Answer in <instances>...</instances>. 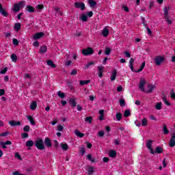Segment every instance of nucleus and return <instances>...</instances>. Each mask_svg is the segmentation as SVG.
Segmentation results:
<instances>
[{
    "instance_id": "obj_1",
    "label": "nucleus",
    "mask_w": 175,
    "mask_h": 175,
    "mask_svg": "<svg viewBox=\"0 0 175 175\" xmlns=\"http://www.w3.org/2000/svg\"><path fill=\"white\" fill-rule=\"evenodd\" d=\"M146 81L144 79H141L139 80V90H141L142 92H146V94H151V92H152V90H155V85L151 83H148L146 85V88H144V85H146Z\"/></svg>"
},
{
    "instance_id": "obj_2",
    "label": "nucleus",
    "mask_w": 175,
    "mask_h": 175,
    "mask_svg": "<svg viewBox=\"0 0 175 175\" xmlns=\"http://www.w3.org/2000/svg\"><path fill=\"white\" fill-rule=\"evenodd\" d=\"M92 16H94V12H92V11H90L86 12V14H81L79 16V20H81V21L83 23H87V21H88V17H92Z\"/></svg>"
},
{
    "instance_id": "obj_3",
    "label": "nucleus",
    "mask_w": 175,
    "mask_h": 175,
    "mask_svg": "<svg viewBox=\"0 0 175 175\" xmlns=\"http://www.w3.org/2000/svg\"><path fill=\"white\" fill-rule=\"evenodd\" d=\"M25 1H21L18 3L14 4L13 11L15 12H19L21 9L25 6Z\"/></svg>"
},
{
    "instance_id": "obj_4",
    "label": "nucleus",
    "mask_w": 175,
    "mask_h": 175,
    "mask_svg": "<svg viewBox=\"0 0 175 175\" xmlns=\"http://www.w3.org/2000/svg\"><path fill=\"white\" fill-rule=\"evenodd\" d=\"M35 146L38 150H44V143L42 139H37Z\"/></svg>"
},
{
    "instance_id": "obj_5",
    "label": "nucleus",
    "mask_w": 175,
    "mask_h": 175,
    "mask_svg": "<svg viewBox=\"0 0 175 175\" xmlns=\"http://www.w3.org/2000/svg\"><path fill=\"white\" fill-rule=\"evenodd\" d=\"M82 54L85 56L92 55V54H94V49L91 47L84 49L82 50Z\"/></svg>"
},
{
    "instance_id": "obj_6",
    "label": "nucleus",
    "mask_w": 175,
    "mask_h": 175,
    "mask_svg": "<svg viewBox=\"0 0 175 175\" xmlns=\"http://www.w3.org/2000/svg\"><path fill=\"white\" fill-rule=\"evenodd\" d=\"M146 147L150 150V154H152L153 155L155 154V152L152 149V140L148 139L146 142Z\"/></svg>"
},
{
    "instance_id": "obj_7",
    "label": "nucleus",
    "mask_w": 175,
    "mask_h": 175,
    "mask_svg": "<svg viewBox=\"0 0 175 175\" xmlns=\"http://www.w3.org/2000/svg\"><path fill=\"white\" fill-rule=\"evenodd\" d=\"M163 61H165V58H163V57H161V56H157L154 58V62L157 66H159V65H161Z\"/></svg>"
},
{
    "instance_id": "obj_8",
    "label": "nucleus",
    "mask_w": 175,
    "mask_h": 175,
    "mask_svg": "<svg viewBox=\"0 0 175 175\" xmlns=\"http://www.w3.org/2000/svg\"><path fill=\"white\" fill-rule=\"evenodd\" d=\"M109 33H110V31H109V28L106 26L101 31V35H103V38H107L109 36Z\"/></svg>"
},
{
    "instance_id": "obj_9",
    "label": "nucleus",
    "mask_w": 175,
    "mask_h": 175,
    "mask_svg": "<svg viewBox=\"0 0 175 175\" xmlns=\"http://www.w3.org/2000/svg\"><path fill=\"white\" fill-rule=\"evenodd\" d=\"M75 6L77 9H81V10H84L85 9V4H84V3L75 2Z\"/></svg>"
},
{
    "instance_id": "obj_10",
    "label": "nucleus",
    "mask_w": 175,
    "mask_h": 175,
    "mask_svg": "<svg viewBox=\"0 0 175 175\" xmlns=\"http://www.w3.org/2000/svg\"><path fill=\"white\" fill-rule=\"evenodd\" d=\"M43 36H44V33L40 32V33H36V34H34L33 36V38L34 39V40H38L40 39L41 38H43Z\"/></svg>"
},
{
    "instance_id": "obj_11",
    "label": "nucleus",
    "mask_w": 175,
    "mask_h": 175,
    "mask_svg": "<svg viewBox=\"0 0 175 175\" xmlns=\"http://www.w3.org/2000/svg\"><path fill=\"white\" fill-rule=\"evenodd\" d=\"M169 10H170V7L166 6L163 8L164 18H167L169 17Z\"/></svg>"
},
{
    "instance_id": "obj_12",
    "label": "nucleus",
    "mask_w": 175,
    "mask_h": 175,
    "mask_svg": "<svg viewBox=\"0 0 175 175\" xmlns=\"http://www.w3.org/2000/svg\"><path fill=\"white\" fill-rule=\"evenodd\" d=\"M11 126H18L21 125V122L16 121V120H11L8 122Z\"/></svg>"
},
{
    "instance_id": "obj_13",
    "label": "nucleus",
    "mask_w": 175,
    "mask_h": 175,
    "mask_svg": "<svg viewBox=\"0 0 175 175\" xmlns=\"http://www.w3.org/2000/svg\"><path fill=\"white\" fill-rule=\"evenodd\" d=\"M103 69H105V66L103 65L98 66V77H103Z\"/></svg>"
},
{
    "instance_id": "obj_14",
    "label": "nucleus",
    "mask_w": 175,
    "mask_h": 175,
    "mask_svg": "<svg viewBox=\"0 0 175 175\" xmlns=\"http://www.w3.org/2000/svg\"><path fill=\"white\" fill-rule=\"evenodd\" d=\"M87 172L88 175H92L95 172V167L93 166H89L87 168Z\"/></svg>"
},
{
    "instance_id": "obj_15",
    "label": "nucleus",
    "mask_w": 175,
    "mask_h": 175,
    "mask_svg": "<svg viewBox=\"0 0 175 175\" xmlns=\"http://www.w3.org/2000/svg\"><path fill=\"white\" fill-rule=\"evenodd\" d=\"M44 53H47V46L42 45L40 47V54H44Z\"/></svg>"
},
{
    "instance_id": "obj_16",
    "label": "nucleus",
    "mask_w": 175,
    "mask_h": 175,
    "mask_svg": "<svg viewBox=\"0 0 175 175\" xmlns=\"http://www.w3.org/2000/svg\"><path fill=\"white\" fill-rule=\"evenodd\" d=\"M99 114H100V116L98 119L100 120V121H103L105 120V110L100 109L99 111Z\"/></svg>"
},
{
    "instance_id": "obj_17",
    "label": "nucleus",
    "mask_w": 175,
    "mask_h": 175,
    "mask_svg": "<svg viewBox=\"0 0 175 175\" xmlns=\"http://www.w3.org/2000/svg\"><path fill=\"white\" fill-rule=\"evenodd\" d=\"M60 147L64 151H68V150L69 149V146L68 145V144L65 143L60 144Z\"/></svg>"
},
{
    "instance_id": "obj_18",
    "label": "nucleus",
    "mask_w": 175,
    "mask_h": 175,
    "mask_svg": "<svg viewBox=\"0 0 175 175\" xmlns=\"http://www.w3.org/2000/svg\"><path fill=\"white\" fill-rule=\"evenodd\" d=\"M14 29L16 31L18 32L21 29V23H15L14 26Z\"/></svg>"
},
{
    "instance_id": "obj_19",
    "label": "nucleus",
    "mask_w": 175,
    "mask_h": 175,
    "mask_svg": "<svg viewBox=\"0 0 175 175\" xmlns=\"http://www.w3.org/2000/svg\"><path fill=\"white\" fill-rule=\"evenodd\" d=\"M0 13L4 17L8 16V12L3 10V8L2 7V4L0 3Z\"/></svg>"
},
{
    "instance_id": "obj_20",
    "label": "nucleus",
    "mask_w": 175,
    "mask_h": 175,
    "mask_svg": "<svg viewBox=\"0 0 175 175\" xmlns=\"http://www.w3.org/2000/svg\"><path fill=\"white\" fill-rule=\"evenodd\" d=\"M116 77H117V70H113L111 75V81H114L116 80Z\"/></svg>"
},
{
    "instance_id": "obj_21",
    "label": "nucleus",
    "mask_w": 175,
    "mask_h": 175,
    "mask_svg": "<svg viewBox=\"0 0 175 175\" xmlns=\"http://www.w3.org/2000/svg\"><path fill=\"white\" fill-rule=\"evenodd\" d=\"M154 152V154H162V152H163V148L157 146Z\"/></svg>"
},
{
    "instance_id": "obj_22",
    "label": "nucleus",
    "mask_w": 175,
    "mask_h": 175,
    "mask_svg": "<svg viewBox=\"0 0 175 175\" xmlns=\"http://www.w3.org/2000/svg\"><path fill=\"white\" fill-rule=\"evenodd\" d=\"M38 107V104L36 103V101H33L30 105V109L31 110H35L36 107Z\"/></svg>"
},
{
    "instance_id": "obj_23",
    "label": "nucleus",
    "mask_w": 175,
    "mask_h": 175,
    "mask_svg": "<svg viewBox=\"0 0 175 175\" xmlns=\"http://www.w3.org/2000/svg\"><path fill=\"white\" fill-rule=\"evenodd\" d=\"M133 62H135V59L131 58L129 60V68L133 72Z\"/></svg>"
},
{
    "instance_id": "obj_24",
    "label": "nucleus",
    "mask_w": 175,
    "mask_h": 175,
    "mask_svg": "<svg viewBox=\"0 0 175 175\" xmlns=\"http://www.w3.org/2000/svg\"><path fill=\"white\" fill-rule=\"evenodd\" d=\"M44 143L46 147H51V141L48 137L45 138Z\"/></svg>"
},
{
    "instance_id": "obj_25",
    "label": "nucleus",
    "mask_w": 175,
    "mask_h": 175,
    "mask_svg": "<svg viewBox=\"0 0 175 175\" xmlns=\"http://www.w3.org/2000/svg\"><path fill=\"white\" fill-rule=\"evenodd\" d=\"M27 118L31 125H35V120H33V118H32V116H27Z\"/></svg>"
},
{
    "instance_id": "obj_26",
    "label": "nucleus",
    "mask_w": 175,
    "mask_h": 175,
    "mask_svg": "<svg viewBox=\"0 0 175 175\" xmlns=\"http://www.w3.org/2000/svg\"><path fill=\"white\" fill-rule=\"evenodd\" d=\"M88 2L90 8H94L96 5V1H95L94 0H88Z\"/></svg>"
},
{
    "instance_id": "obj_27",
    "label": "nucleus",
    "mask_w": 175,
    "mask_h": 175,
    "mask_svg": "<svg viewBox=\"0 0 175 175\" xmlns=\"http://www.w3.org/2000/svg\"><path fill=\"white\" fill-rule=\"evenodd\" d=\"M27 10L29 13H33V12H35V8L31 5H27Z\"/></svg>"
},
{
    "instance_id": "obj_28",
    "label": "nucleus",
    "mask_w": 175,
    "mask_h": 175,
    "mask_svg": "<svg viewBox=\"0 0 175 175\" xmlns=\"http://www.w3.org/2000/svg\"><path fill=\"white\" fill-rule=\"evenodd\" d=\"M75 134L76 135V136H77L78 137H83L84 136V134L83 133H81L79 130H76L75 131Z\"/></svg>"
},
{
    "instance_id": "obj_29",
    "label": "nucleus",
    "mask_w": 175,
    "mask_h": 175,
    "mask_svg": "<svg viewBox=\"0 0 175 175\" xmlns=\"http://www.w3.org/2000/svg\"><path fill=\"white\" fill-rule=\"evenodd\" d=\"M69 103H70L71 106H72V107H76L77 103L75 98L70 99Z\"/></svg>"
},
{
    "instance_id": "obj_30",
    "label": "nucleus",
    "mask_w": 175,
    "mask_h": 175,
    "mask_svg": "<svg viewBox=\"0 0 175 175\" xmlns=\"http://www.w3.org/2000/svg\"><path fill=\"white\" fill-rule=\"evenodd\" d=\"M46 64L47 65H49V66H51V68H55V65L54 64V62H53V61L51 60H48L46 61Z\"/></svg>"
},
{
    "instance_id": "obj_31",
    "label": "nucleus",
    "mask_w": 175,
    "mask_h": 175,
    "mask_svg": "<svg viewBox=\"0 0 175 175\" xmlns=\"http://www.w3.org/2000/svg\"><path fill=\"white\" fill-rule=\"evenodd\" d=\"M163 132L164 135H167L169 133V130L167 129V127H166V124L163 125Z\"/></svg>"
},
{
    "instance_id": "obj_32",
    "label": "nucleus",
    "mask_w": 175,
    "mask_h": 175,
    "mask_svg": "<svg viewBox=\"0 0 175 175\" xmlns=\"http://www.w3.org/2000/svg\"><path fill=\"white\" fill-rule=\"evenodd\" d=\"M148 124V120L147 118H144L142 120V126H147V124Z\"/></svg>"
},
{
    "instance_id": "obj_33",
    "label": "nucleus",
    "mask_w": 175,
    "mask_h": 175,
    "mask_svg": "<svg viewBox=\"0 0 175 175\" xmlns=\"http://www.w3.org/2000/svg\"><path fill=\"white\" fill-rule=\"evenodd\" d=\"M109 155L111 158H114V157H116V155H117V152H116L115 150H111V151H109Z\"/></svg>"
},
{
    "instance_id": "obj_34",
    "label": "nucleus",
    "mask_w": 175,
    "mask_h": 175,
    "mask_svg": "<svg viewBox=\"0 0 175 175\" xmlns=\"http://www.w3.org/2000/svg\"><path fill=\"white\" fill-rule=\"evenodd\" d=\"M155 109L157 110H161V109H162V103L161 102L157 103L155 105Z\"/></svg>"
},
{
    "instance_id": "obj_35",
    "label": "nucleus",
    "mask_w": 175,
    "mask_h": 175,
    "mask_svg": "<svg viewBox=\"0 0 175 175\" xmlns=\"http://www.w3.org/2000/svg\"><path fill=\"white\" fill-rule=\"evenodd\" d=\"M110 53H111V49L106 47L105 51V55H110Z\"/></svg>"
},
{
    "instance_id": "obj_36",
    "label": "nucleus",
    "mask_w": 175,
    "mask_h": 175,
    "mask_svg": "<svg viewBox=\"0 0 175 175\" xmlns=\"http://www.w3.org/2000/svg\"><path fill=\"white\" fill-rule=\"evenodd\" d=\"M90 80H86V81H79V85H85L90 83Z\"/></svg>"
},
{
    "instance_id": "obj_37",
    "label": "nucleus",
    "mask_w": 175,
    "mask_h": 175,
    "mask_svg": "<svg viewBox=\"0 0 175 175\" xmlns=\"http://www.w3.org/2000/svg\"><path fill=\"white\" fill-rule=\"evenodd\" d=\"M33 146V141L29 140L26 142V147H32Z\"/></svg>"
},
{
    "instance_id": "obj_38",
    "label": "nucleus",
    "mask_w": 175,
    "mask_h": 175,
    "mask_svg": "<svg viewBox=\"0 0 175 175\" xmlns=\"http://www.w3.org/2000/svg\"><path fill=\"white\" fill-rule=\"evenodd\" d=\"M144 66H146V62H144L142 64L140 68L136 72H142V70H143V69H144Z\"/></svg>"
},
{
    "instance_id": "obj_39",
    "label": "nucleus",
    "mask_w": 175,
    "mask_h": 175,
    "mask_svg": "<svg viewBox=\"0 0 175 175\" xmlns=\"http://www.w3.org/2000/svg\"><path fill=\"white\" fill-rule=\"evenodd\" d=\"M57 96H59L62 99H64L65 98V93L61 92V91L57 92Z\"/></svg>"
},
{
    "instance_id": "obj_40",
    "label": "nucleus",
    "mask_w": 175,
    "mask_h": 175,
    "mask_svg": "<svg viewBox=\"0 0 175 175\" xmlns=\"http://www.w3.org/2000/svg\"><path fill=\"white\" fill-rule=\"evenodd\" d=\"M11 59H12V62H17V55H16L15 54H12L11 55Z\"/></svg>"
},
{
    "instance_id": "obj_41",
    "label": "nucleus",
    "mask_w": 175,
    "mask_h": 175,
    "mask_svg": "<svg viewBox=\"0 0 175 175\" xmlns=\"http://www.w3.org/2000/svg\"><path fill=\"white\" fill-rule=\"evenodd\" d=\"M121 118H122V114H121V113H116L117 121H121Z\"/></svg>"
},
{
    "instance_id": "obj_42",
    "label": "nucleus",
    "mask_w": 175,
    "mask_h": 175,
    "mask_svg": "<svg viewBox=\"0 0 175 175\" xmlns=\"http://www.w3.org/2000/svg\"><path fill=\"white\" fill-rule=\"evenodd\" d=\"M91 65H95V62H90L85 66V69H88L91 66Z\"/></svg>"
},
{
    "instance_id": "obj_43",
    "label": "nucleus",
    "mask_w": 175,
    "mask_h": 175,
    "mask_svg": "<svg viewBox=\"0 0 175 175\" xmlns=\"http://www.w3.org/2000/svg\"><path fill=\"white\" fill-rule=\"evenodd\" d=\"M163 102H164L166 106H172V104L167 100V99H166V98H163Z\"/></svg>"
},
{
    "instance_id": "obj_44",
    "label": "nucleus",
    "mask_w": 175,
    "mask_h": 175,
    "mask_svg": "<svg viewBox=\"0 0 175 175\" xmlns=\"http://www.w3.org/2000/svg\"><path fill=\"white\" fill-rule=\"evenodd\" d=\"M85 121L91 124V122H92V118L91 116L87 117L85 118Z\"/></svg>"
},
{
    "instance_id": "obj_45",
    "label": "nucleus",
    "mask_w": 175,
    "mask_h": 175,
    "mask_svg": "<svg viewBox=\"0 0 175 175\" xmlns=\"http://www.w3.org/2000/svg\"><path fill=\"white\" fill-rule=\"evenodd\" d=\"M87 158L89 161H90L91 162H95V158H92V156H91V154H88L87 156Z\"/></svg>"
},
{
    "instance_id": "obj_46",
    "label": "nucleus",
    "mask_w": 175,
    "mask_h": 175,
    "mask_svg": "<svg viewBox=\"0 0 175 175\" xmlns=\"http://www.w3.org/2000/svg\"><path fill=\"white\" fill-rule=\"evenodd\" d=\"M130 116H131V111L126 110L124 111V116L126 118V117H129Z\"/></svg>"
},
{
    "instance_id": "obj_47",
    "label": "nucleus",
    "mask_w": 175,
    "mask_h": 175,
    "mask_svg": "<svg viewBox=\"0 0 175 175\" xmlns=\"http://www.w3.org/2000/svg\"><path fill=\"white\" fill-rule=\"evenodd\" d=\"M175 146V140L170 139V147H174Z\"/></svg>"
},
{
    "instance_id": "obj_48",
    "label": "nucleus",
    "mask_w": 175,
    "mask_h": 175,
    "mask_svg": "<svg viewBox=\"0 0 175 175\" xmlns=\"http://www.w3.org/2000/svg\"><path fill=\"white\" fill-rule=\"evenodd\" d=\"M171 98L175 100V93L173 90H172L170 93Z\"/></svg>"
},
{
    "instance_id": "obj_49",
    "label": "nucleus",
    "mask_w": 175,
    "mask_h": 175,
    "mask_svg": "<svg viewBox=\"0 0 175 175\" xmlns=\"http://www.w3.org/2000/svg\"><path fill=\"white\" fill-rule=\"evenodd\" d=\"M12 43L14 44V46H18V40L16 38H14L12 40Z\"/></svg>"
},
{
    "instance_id": "obj_50",
    "label": "nucleus",
    "mask_w": 175,
    "mask_h": 175,
    "mask_svg": "<svg viewBox=\"0 0 175 175\" xmlns=\"http://www.w3.org/2000/svg\"><path fill=\"white\" fill-rule=\"evenodd\" d=\"M70 65H72V61L70 60H66L65 62V66H70Z\"/></svg>"
},
{
    "instance_id": "obj_51",
    "label": "nucleus",
    "mask_w": 175,
    "mask_h": 175,
    "mask_svg": "<svg viewBox=\"0 0 175 175\" xmlns=\"http://www.w3.org/2000/svg\"><path fill=\"white\" fill-rule=\"evenodd\" d=\"M119 102L120 103V106H125V100H124V98H121Z\"/></svg>"
},
{
    "instance_id": "obj_52",
    "label": "nucleus",
    "mask_w": 175,
    "mask_h": 175,
    "mask_svg": "<svg viewBox=\"0 0 175 175\" xmlns=\"http://www.w3.org/2000/svg\"><path fill=\"white\" fill-rule=\"evenodd\" d=\"M8 72V68H4L3 70L0 71L1 75H5Z\"/></svg>"
},
{
    "instance_id": "obj_53",
    "label": "nucleus",
    "mask_w": 175,
    "mask_h": 175,
    "mask_svg": "<svg viewBox=\"0 0 175 175\" xmlns=\"http://www.w3.org/2000/svg\"><path fill=\"white\" fill-rule=\"evenodd\" d=\"M135 124L136 126H142V122L139 120H135Z\"/></svg>"
},
{
    "instance_id": "obj_54",
    "label": "nucleus",
    "mask_w": 175,
    "mask_h": 175,
    "mask_svg": "<svg viewBox=\"0 0 175 175\" xmlns=\"http://www.w3.org/2000/svg\"><path fill=\"white\" fill-rule=\"evenodd\" d=\"M122 8L124 10V12H129V8L125 5H123Z\"/></svg>"
},
{
    "instance_id": "obj_55",
    "label": "nucleus",
    "mask_w": 175,
    "mask_h": 175,
    "mask_svg": "<svg viewBox=\"0 0 175 175\" xmlns=\"http://www.w3.org/2000/svg\"><path fill=\"white\" fill-rule=\"evenodd\" d=\"M24 132H29V126L27 125L23 128Z\"/></svg>"
},
{
    "instance_id": "obj_56",
    "label": "nucleus",
    "mask_w": 175,
    "mask_h": 175,
    "mask_svg": "<svg viewBox=\"0 0 175 175\" xmlns=\"http://www.w3.org/2000/svg\"><path fill=\"white\" fill-rule=\"evenodd\" d=\"M8 135H9V133H8V132H4V133H0V136L1 137H5V136H8Z\"/></svg>"
},
{
    "instance_id": "obj_57",
    "label": "nucleus",
    "mask_w": 175,
    "mask_h": 175,
    "mask_svg": "<svg viewBox=\"0 0 175 175\" xmlns=\"http://www.w3.org/2000/svg\"><path fill=\"white\" fill-rule=\"evenodd\" d=\"M57 131H59V132H62L64 131V126L59 125L57 126Z\"/></svg>"
},
{
    "instance_id": "obj_58",
    "label": "nucleus",
    "mask_w": 175,
    "mask_h": 175,
    "mask_svg": "<svg viewBox=\"0 0 175 175\" xmlns=\"http://www.w3.org/2000/svg\"><path fill=\"white\" fill-rule=\"evenodd\" d=\"M0 145L1 147H3L4 149L7 148L6 144L5 142H0Z\"/></svg>"
},
{
    "instance_id": "obj_59",
    "label": "nucleus",
    "mask_w": 175,
    "mask_h": 175,
    "mask_svg": "<svg viewBox=\"0 0 175 175\" xmlns=\"http://www.w3.org/2000/svg\"><path fill=\"white\" fill-rule=\"evenodd\" d=\"M124 54H125V55H126V57L127 58H131V53H129V52H128V51H125V52H124Z\"/></svg>"
},
{
    "instance_id": "obj_60",
    "label": "nucleus",
    "mask_w": 175,
    "mask_h": 175,
    "mask_svg": "<svg viewBox=\"0 0 175 175\" xmlns=\"http://www.w3.org/2000/svg\"><path fill=\"white\" fill-rule=\"evenodd\" d=\"M70 75L74 76L75 75H77V70H72L70 72Z\"/></svg>"
},
{
    "instance_id": "obj_61",
    "label": "nucleus",
    "mask_w": 175,
    "mask_h": 175,
    "mask_svg": "<svg viewBox=\"0 0 175 175\" xmlns=\"http://www.w3.org/2000/svg\"><path fill=\"white\" fill-rule=\"evenodd\" d=\"M22 137H23V139H25V138L28 137V133H23L22 134Z\"/></svg>"
},
{
    "instance_id": "obj_62",
    "label": "nucleus",
    "mask_w": 175,
    "mask_h": 175,
    "mask_svg": "<svg viewBox=\"0 0 175 175\" xmlns=\"http://www.w3.org/2000/svg\"><path fill=\"white\" fill-rule=\"evenodd\" d=\"M44 8V6L43 5H37V9H39V10H42V9H43Z\"/></svg>"
},
{
    "instance_id": "obj_63",
    "label": "nucleus",
    "mask_w": 175,
    "mask_h": 175,
    "mask_svg": "<svg viewBox=\"0 0 175 175\" xmlns=\"http://www.w3.org/2000/svg\"><path fill=\"white\" fill-rule=\"evenodd\" d=\"M98 136H100V137H102V136H103L105 135V133L103 131H100L98 132Z\"/></svg>"
},
{
    "instance_id": "obj_64",
    "label": "nucleus",
    "mask_w": 175,
    "mask_h": 175,
    "mask_svg": "<svg viewBox=\"0 0 175 175\" xmlns=\"http://www.w3.org/2000/svg\"><path fill=\"white\" fill-rule=\"evenodd\" d=\"M15 158H17L18 159H21V156L18 153H15Z\"/></svg>"
}]
</instances>
